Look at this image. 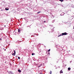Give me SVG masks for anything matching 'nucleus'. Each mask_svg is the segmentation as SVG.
I'll return each mask as SVG.
<instances>
[{"instance_id": "obj_1", "label": "nucleus", "mask_w": 74, "mask_h": 74, "mask_svg": "<svg viewBox=\"0 0 74 74\" xmlns=\"http://www.w3.org/2000/svg\"><path fill=\"white\" fill-rule=\"evenodd\" d=\"M67 33L65 32L64 33H62V35H60L59 36H58V37H59V36H64V35H67Z\"/></svg>"}, {"instance_id": "obj_2", "label": "nucleus", "mask_w": 74, "mask_h": 74, "mask_svg": "<svg viewBox=\"0 0 74 74\" xmlns=\"http://www.w3.org/2000/svg\"><path fill=\"white\" fill-rule=\"evenodd\" d=\"M63 71H62V70H61L60 71V74H62V73H63Z\"/></svg>"}, {"instance_id": "obj_3", "label": "nucleus", "mask_w": 74, "mask_h": 74, "mask_svg": "<svg viewBox=\"0 0 74 74\" xmlns=\"http://www.w3.org/2000/svg\"><path fill=\"white\" fill-rule=\"evenodd\" d=\"M68 70H69V71H70V70H71V68H68Z\"/></svg>"}, {"instance_id": "obj_4", "label": "nucleus", "mask_w": 74, "mask_h": 74, "mask_svg": "<svg viewBox=\"0 0 74 74\" xmlns=\"http://www.w3.org/2000/svg\"><path fill=\"white\" fill-rule=\"evenodd\" d=\"M18 33H19V32H21V30H20V29H18Z\"/></svg>"}, {"instance_id": "obj_5", "label": "nucleus", "mask_w": 74, "mask_h": 74, "mask_svg": "<svg viewBox=\"0 0 74 74\" xmlns=\"http://www.w3.org/2000/svg\"><path fill=\"white\" fill-rule=\"evenodd\" d=\"M18 71L19 72V73H21V70H20V69H18Z\"/></svg>"}, {"instance_id": "obj_6", "label": "nucleus", "mask_w": 74, "mask_h": 74, "mask_svg": "<svg viewBox=\"0 0 74 74\" xmlns=\"http://www.w3.org/2000/svg\"><path fill=\"white\" fill-rule=\"evenodd\" d=\"M42 64H41L40 65L38 66V67H41V66H42Z\"/></svg>"}, {"instance_id": "obj_7", "label": "nucleus", "mask_w": 74, "mask_h": 74, "mask_svg": "<svg viewBox=\"0 0 74 74\" xmlns=\"http://www.w3.org/2000/svg\"><path fill=\"white\" fill-rule=\"evenodd\" d=\"M5 10H6V11H7L8 10H9V9H8V8L7 9V8H5Z\"/></svg>"}, {"instance_id": "obj_8", "label": "nucleus", "mask_w": 74, "mask_h": 74, "mask_svg": "<svg viewBox=\"0 0 74 74\" xmlns=\"http://www.w3.org/2000/svg\"><path fill=\"white\" fill-rule=\"evenodd\" d=\"M12 55H13V56H15V53H13L12 54Z\"/></svg>"}, {"instance_id": "obj_9", "label": "nucleus", "mask_w": 74, "mask_h": 74, "mask_svg": "<svg viewBox=\"0 0 74 74\" xmlns=\"http://www.w3.org/2000/svg\"><path fill=\"white\" fill-rule=\"evenodd\" d=\"M59 1H61V2H62V1H63V0H59Z\"/></svg>"}, {"instance_id": "obj_10", "label": "nucleus", "mask_w": 74, "mask_h": 74, "mask_svg": "<svg viewBox=\"0 0 74 74\" xmlns=\"http://www.w3.org/2000/svg\"><path fill=\"white\" fill-rule=\"evenodd\" d=\"M40 12H41L40 11V12H37V14H39V13H40Z\"/></svg>"}, {"instance_id": "obj_11", "label": "nucleus", "mask_w": 74, "mask_h": 74, "mask_svg": "<svg viewBox=\"0 0 74 74\" xmlns=\"http://www.w3.org/2000/svg\"><path fill=\"white\" fill-rule=\"evenodd\" d=\"M50 50H51V49H50L48 51V52H50Z\"/></svg>"}, {"instance_id": "obj_12", "label": "nucleus", "mask_w": 74, "mask_h": 74, "mask_svg": "<svg viewBox=\"0 0 74 74\" xmlns=\"http://www.w3.org/2000/svg\"><path fill=\"white\" fill-rule=\"evenodd\" d=\"M35 55V53H32V55Z\"/></svg>"}, {"instance_id": "obj_13", "label": "nucleus", "mask_w": 74, "mask_h": 74, "mask_svg": "<svg viewBox=\"0 0 74 74\" xmlns=\"http://www.w3.org/2000/svg\"><path fill=\"white\" fill-rule=\"evenodd\" d=\"M50 74H52V71H51L50 72Z\"/></svg>"}, {"instance_id": "obj_14", "label": "nucleus", "mask_w": 74, "mask_h": 74, "mask_svg": "<svg viewBox=\"0 0 74 74\" xmlns=\"http://www.w3.org/2000/svg\"><path fill=\"white\" fill-rule=\"evenodd\" d=\"M14 53H16V52H15V50L14 51Z\"/></svg>"}, {"instance_id": "obj_15", "label": "nucleus", "mask_w": 74, "mask_h": 74, "mask_svg": "<svg viewBox=\"0 0 74 74\" xmlns=\"http://www.w3.org/2000/svg\"><path fill=\"white\" fill-rule=\"evenodd\" d=\"M18 59H20V57H18Z\"/></svg>"}, {"instance_id": "obj_16", "label": "nucleus", "mask_w": 74, "mask_h": 74, "mask_svg": "<svg viewBox=\"0 0 74 74\" xmlns=\"http://www.w3.org/2000/svg\"><path fill=\"white\" fill-rule=\"evenodd\" d=\"M1 40H2V39L0 38V41H1Z\"/></svg>"}, {"instance_id": "obj_17", "label": "nucleus", "mask_w": 74, "mask_h": 74, "mask_svg": "<svg viewBox=\"0 0 74 74\" xmlns=\"http://www.w3.org/2000/svg\"><path fill=\"white\" fill-rule=\"evenodd\" d=\"M6 26L5 25H4V27H6Z\"/></svg>"}, {"instance_id": "obj_18", "label": "nucleus", "mask_w": 74, "mask_h": 74, "mask_svg": "<svg viewBox=\"0 0 74 74\" xmlns=\"http://www.w3.org/2000/svg\"><path fill=\"white\" fill-rule=\"evenodd\" d=\"M44 22H45V21H44Z\"/></svg>"}, {"instance_id": "obj_19", "label": "nucleus", "mask_w": 74, "mask_h": 74, "mask_svg": "<svg viewBox=\"0 0 74 74\" xmlns=\"http://www.w3.org/2000/svg\"><path fill=\"white\" fill-rule=\"evenodd\" d=\"M6 49H5V50H4V51H6Z\"/></svg>"}, {"instance_id": "obj_20", "label": "nucleus", "mask_w": 74, "mask_h": 74, "mask_svg": "<svg viewBox=\"0 0 74 74\" xmlns=\"http://www.w3.org/2000/svg\"><path fill=\"white\" fill-rule=\"evenodd\" d=\"M73 29H74V27H73Z\"/></svg>"}, {"instance_id": "obj_21", "label": "nucleus", "mask_w": 74, "mask_h": 74, "mask_svg": "<svg viewBox=\"0 0 74 74\" xmlns=\"http://www.w3.org/2000/svg\"><path fill=\"white\" fill-rule=\"evenodd\" d=\"M66 0V1H67V0Z\"/></svg>"}]
</instances>
